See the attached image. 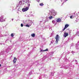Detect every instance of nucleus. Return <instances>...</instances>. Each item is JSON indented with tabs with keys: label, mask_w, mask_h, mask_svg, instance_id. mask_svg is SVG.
<instances>
[{
	"label": "nucleus",
	"mask_w": 79,
	"mask_h": 79,
	"mask_svg": "<svg viewBox=\"0 0 79 79\" xmlns=\"http://www.w3.org/2000/svg\"><path fill=\"white\" fill-rule=\"evenodd\" d=\"M25 8H23L22 9V11L23 12H25V11H27V10H29V7H26V6H25Z\"/></svg>",
	"instance_id": "obj_1"
},
{
	"label": "nucleus",
	"mask_w": 79,
	"mask_h": 79,
	"mask_svg": "<svg viewBox=\"0 0 79 79\" xmlns=\"http://www.w3.org/2000/svg\"><path fill=\"white\" fill-rule=\"evenodd\" d=\"M55 39H56V42L58 43V41L59 40V35H56V37L55 38Z\"/></svg>",
	"instance_id": "obj_2"
},
{
	"label": "nucleus",
	"mask_w": 79,
	"mask_h": 79,
	"mask_svg": "<svg viewBox=\"0 0 79 79\" xmlns=\"http://www.w3.org/2000/svg\"><path fill=\"white\" fill-rule=\"evenodd\" d=\"M0 21L1 22H4V21H5V19H3V16H1L0 17Z\"/></svg>",
	"instance_id": "obj_3"
},
{
	"label": "nucleus",
	"mask_w": 79,
	"mask_h": 79,
	"mask_svg": "<svg viewBox=\"0 0 79 79\" xmlns=\"http://www.w3.org/2000/svg\"><path fill=\"white\" fill-rule=\"evenodd\" d=\"M69 27V25L68 24H65L64 28L63 30V31H64L66 29H67V27Z\"/></svg>",
	"instance_id": "obj_4"
},
{
	"label": "nucleus",
	"mask_w": 79,
	"mask_h": 79,
	"mask_svg": "<svg viewBox=\"0 0 79 79\" xmlns=\"http://www.w3.org/2000/svg\"><path fill=\"white\" fill-rule=\"evenodd\" d=\"M68 35V33L67 32H65L64 33V36L65 37H66Z\"/></svg>",
	"instance_id": "obj_5"
},
{
	"label": "nucleus",
	"mask_w": 79,
	"mask_h": 79,
	"mask_svg": "<svg viewBox=\"0 0 79 79\" xmlns=\"http://www.w3.org/2000/svg\"><path fill=\"white\" fill-rule=\"evenodd\" d=\"M61 19L60 18H58L57 19L56 21L57 22V23H58V22H61Z\"/></svg>",
	"instance_id": "obj_6"
},
{
	"label": "nucleus",
	"mask_w": 79,
	"mask_h": 79,
	"mask_svg": "<svg viewBox=\"0 0 79 79\" xmlns=\"http://www.w3.org/2000/svg\"><path fill=\"white\" fill-rule=\"evenodd\" d=\"M16 61H17V59H16V57H14V59L13 60V62L15 63H16Z\"/></svg>",
	"instance_id": "obj_7"
},
{
	"label": "nucleus",
	"mask_w": 79,
	"mask_h": 79,
	"mask_svg": "<svg viewBox=\"0 0 79 79\" xmlns=\"http://www.w3.org/2000/svg\"><path fill=\"white\" fill-rule=\"evenodd\" d=\"M27 3L28 5V6L27 7H29V6H30V4L29 3V2L27 1Z\"/></svg>",
	"instance_id": "obj_8"
},
{
	"label": "nucleus",
	"mask_w": 79,
	"mask_h": 79,
	"mask_svg": "<svg viewBox=\"0 0 79 79\" xmlns=\"http://www.w3.org/2000/svg\"><path fill=\"white\" fill-rule=\"evenodd\" d=\"M43 51H44V52L46 51H48V49H46L45 50H41V52H42Z\"/></svg>",
	"instance_id": "obj_9"
},
{
	"label": "nucleus",
	"mask_w": 79,
	"mask_h": 79,
	"mask_svg": "<svg viewBox=\"0 0 79 79\" xmlns=\"http://www.w3.org/2000/svg\"><path fill=\"white\" fill-rule=\"evenodd\" d=\"M31 37H35V34L34 33H33L31 35Z\"/></svg>",
	"instance_id": "obj_10"
},
{
	"label": "nucleus",
	"mask_w": 79,
	"mask_h": 79,
	"mask_svg": "<svg viewBox=\"0 0 79 79\" xmlns=\"http://www.w3.org/2000/svg\"><path fill=\"white\" fill-rule=\"evenodd\" d=\"M40 6H44V4H43V3H41L40 4Z\"/></svg>",
	"instance_id": "obj_11"
},
{
	"label": "nucleus",
	"mask_w": 79,
	"mask_h": 79,
	"mask_svg": "<svg viewBox=\"0 0 79 79\" xmlns=\"http://www.w3.org/2000/svg\"><path fill=\"white\" fill-rule=\"evenodd\" d=\"M49 19H52L53 18V17L52 16H50L49 17Z\"/></svg>",
	"instance_id": "obj_12"
},
{
	"label": "nucleus",
	"mask_w": 79,
	"mask_h": 79,
	"mask_svg": "<svg viewBox=\"0 0 79 79\" xmlns=\"http://www.w3.org/2000/svg\"><path fill=\"white\" fill-rule=\"evenodd\" d=\"M52 23L53 24H55V21H54V20H53L52 21Z\"/></svg>",
	"instance_id": "obj_13"
},
{
	"label": "nucleus",
	"mask_w": 79,
	"mask_h": 79,
	"mask_svg": "<svg viewBox=\"0 0 79 79\" xmlns=\"http://www.w3.org/2000/svg\"><path fill=\"white\" fill-rule=\"evenodd\" d=\"M11 37H13V36H14V35H13V33L11 34Z\"/></svg>",
	"instance_id": "obj_14"
},
{
	"label": "nucleus",
	"mask_w": 79,
	"mask_h": 79,
	"mask_svg": "<svg viewBox=\"0 0 79 79\" xmlns=\"http://www.w3.org/2000/svg\"><path fill=\"white\" fill-rule=\"evenodd\" d=\"M23 24L22 23H21V27H23Z\"/></svg>",
	"instance_id": "obj_15"
},
{
	"label": "nucleus",
	"mask_w": 79,
	"mask_h": 79,
	"mask_svg": "<svg viewBox=\"0 0 79 79\" xmlns=\"http://www.w3.org/2000/svg\"><path fill=\"white\" fill-rule=\"evenodd\" d=\"M26 27H30L29 25H26Z\"/></svg>",
	"instance_id": "obj_16"
},
{
	"label": "nucleus",
	"mask_w": 79,
	"mask_h": 79,
	"mask_svg": "<svg viewBox=\"0 0 79 79\" xmlns=\"http://www.w3.org/2000/svg\"><path fill=\"white\" fill-rule=\"evenodd\" d=\"M70 18H71V19H73V15L70 16Z\"/></svg>",
	"instance_id": "obj_17"
},
{
	"label": "nucleus",
	"mask_w": 79,
	"mask_h": 79,
	"mask_svg": "<svg viewBox=\"0 0 79 79\" xmlns=\"http://www.w3.org/2000/svg\"><path fill=\"white\" fill-rule=\"evenodd\" d=\"M37 1L38 2H40V0H37Z\"/></svg>",
	"instance_id": "obj_18"
},
{
	"label": "nucleus",
	"mask_w": 79,
	"mask_h": 79,
	"mask_svg": "<svg viewBox=\"0 0 79 79\" xmlns=\"http://www.w3.org/2000/svg\"><path fill=\"white\" fill-rule=\"evenodd\" d=\"M22 3V2H21V1L19 2V3Z\"/></svg>",
	"instance_id": "obj_19"
},
{
	"label": "nucleus",
	"mask_w": 79,
	"mask_h": 79,
	"mask_svg": "<svg viewBox=\"0 0 79 79\" xmlns=\"http://www.w3.org/2000/svg\"><path fill=\"white\" fill-rule=\"evenodd\" d=\"M67 0H66V1H64V2H66V1H67Z\"/></svg>",
	"instance_id": "obj_20"
},
{
	"label": "nucleus",
	"mask_w": 79,
	"mask_h": 79,
	"mask_svg": "<svg viewBox=\"0 0 79 79\" xmlns=\"http://www.w3.org/2000/svg\"><path fill=\"white\" fill-rule=\"evenodd\" d=\"M11 20H12V21H13V19H11Z\"/></svg>",
	"instance_id": "obj_21"
},
{
	"label": "nucleus",
	"mask_w": 79,
	"mask_h": 79,
	"mask_svg": "<svg viewBox=\"0 0 79 79\" xmlns=\"http://www.w3.org/2000/svg\"><path fill=\"white\" fill-rule=\"evenodd\" d=\"M1 66H2V65H1V64H0V67H1Z\"/></svg>",
	"instance_id": "obj_22"
},
{
	"label": "nucleus",
	"mask_w": 79,
	"mask_h": 79,
	"mask_svg": "<svg viewBox=\"0 0 79 79\" xmlns=\"http://www.w3.org/2000/svg\"><path fill=\"white\" fill-rule=\"evenodd\" d=\"M64 0H61V2H63Z\"/></svg>",
	"instance_id": "obj_23"
},
{
	"label": "nucleus",
	"mask_w": 79,
	"mask_h": 79,
	"mask_svg": "<svg viewBox=\"0 0 79 79\" xmlns=\"http://www.w3.org/2000/svg\"><path fill=\"white\" fill-rule=\"evenodd\" d=\"M54 16H55V15H54Z\"/></svg>",
	"instance_id": "obj_24"
}]
</instances>
